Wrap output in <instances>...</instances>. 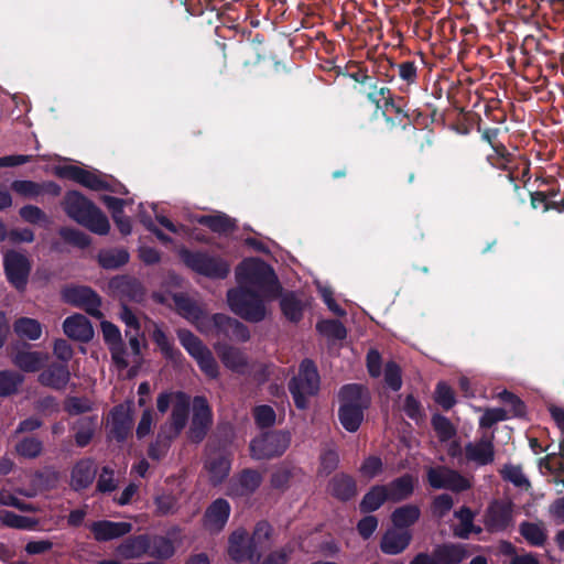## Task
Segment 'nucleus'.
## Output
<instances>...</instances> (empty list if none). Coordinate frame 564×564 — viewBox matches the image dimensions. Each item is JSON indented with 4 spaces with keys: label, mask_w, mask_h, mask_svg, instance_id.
Here are the masks:
<instances>
[{
    "label": "nucleus",
    "mask_w": 564,
    "mask_h": 564,
    "mask_svg": "<svg viewBox=\"0 0 564 564\" xmlns=\"http://www.w3.org/2000/svg\"><path fill=\"white\" fill-rule=\"evenodd\" d=\"M0 521L2 525L19 530H32L36 527L37 520L30 517L20 516L13 511L0 510Z\"/></svg>",
    "instance_id": "48"
},
{
    "label": "nucleus",
    "mask_w": 564,
    "mask_h": 564,
    "mask_svg": "<svg viewBox=\"0 0 564 564\" xmlns=\"http://www.w3.org/2000/svg\"><path fill=\"white\" fill-rule=\"evenodd\" d=\"M110 435L118 443L127 441L131 433L133 419L130 404L115 405L110 413Z\"/></svg>",
    "instance_id": "23"
},
{
    "label": "nucleus",
    "mask_w": 564,
    "mask_h": 564,
    "mask_svg": "<svg viewBox=\"0 0 564 564\" xmlns=\"http://www.w3.org/2000/svg\"><path fill=\"white\" fill-rule=\"evenodd\" d=\"M97 466L95 459L85 457L75 463L70 470V487L75 491L87 489L95 480Z\"/></svg>",
    "instance_id": "27"
},
{
    "label": "nucleus",
    "mask_w": 564,
    "mask_h": 564,
    "mask_svg": "<svg viewBox=\"0 0 564 564\" xmlns=\"http://www.w3.org/2000/svg\"><path fill=\"white\" fill-rule=\"evenodd\" d=\"M57 177L66 178L78 183L91 191L99 192L106 188V175L99 171H89L77 165H58L54 169Z\"/></svg>",
    "instance_id": "14"
},
{
    "label": "nucleus",
    "mask_w": 564,
    "mask_h": 564,
    "mask_svg": "<svg viewBox=\"0 0 564 564\" xmlns=\"http://www.w3.org/2000/svg\"><path fill=\"white\" fill-rule=\"evenodd\" d=\"M62 205L70 219L89 231L100 236L109 232L110 223L107 216L93 200L80 192L68 191L64 196Z\"/></svg>",
    "instance_id": "2"
},
{
    "label": "nucleus",
    "mask_w": 564,
    "mask_h": 564,
    "mask_svg": "<svg viewBox=\"0 0 564 564\" xmlns=\"http://www.w3.org/2000/svg\"><path fill=\"white\" fill-rule=\"evenodd\" d=\"M228 555L236 563L256 564L261 558L260 552L253 551L249 534L245 529L235 530L228 538Z\"/></svg>",
    "instance_id": "17"
},
{
    "label": "nucleus",
    "mask_w": 564,
    "mask_h": 564,
    "mask_svg": "<svg viewBox=\"0 0 564 564\" xmlns=\"http://www.w3.org/2000/svg\"><path fill=\"white\" fill-rule=\"evenodd\" d=\"M437 564H460L469 556L467 545L462 543H442L433 549Z\"/></svg>",
    "instance_id": "32"
},
{
    "label": "nucleus",
    "mask_w": 564,
    "mask_h": 564,
    "mask_svg": "<svg viewBox=\"0 0 564 564\" xmlns=\"http://www.w3.org/2000/svg\"><path fill=\"white\" fill-rule=\"evenodd\" d=\"M280 308L283 316L291 323H299L303 318L305 304L294 291H281Z\"/></svg>",
    "instance_id": "36"
},
{
    "label": "nucleus",
    "mask_w": 564,
    "mask_h": 564,
    "mask_svg": "<svg viewBox=\"0 0 564 564\" xmlns=\"http://www.w3.org/2000/svg\"><path fill=\"white\" fill-rule=\"evenodd\" d=\"M237 288L256 290L268 301L279 297L282 285L273 268L261 259L250 258L242 260L235 271Z\"/></svg>",
    "instance_id": "1"
},
{
    "label": "nucleus",
    "mask_w": 564,
    "mask_h": 564,
    "mask_svg": "<svg viewBox=\"0 0 564 564\" xmlns=\"http://www.w3.org/2000/svg\"><path fill=\"white\" fill-rule=\"evenodd\" d=\"M148 556L159 562L170 560L175 554V545L169 536L160 534H149Z\"/></svg>",
    "instance_id": "42"
},
{
    "label": "nucleus",
    "mask_w": 564,
    "mask_h": 564,
    "mask_svg": "<svg viewBox=\"0 0 564 564\" xmlns=\"http://www.w3.org/2000/svg\"><path fill=\"white\" fill-rule=\"evenodd\" d=\"M387 487L384 485L372 486L359 502V510L362 513L377 511L386 501H389Z\"/></svg>",
    "instance_id": "44"
},
{
    "label": "nucleus",
    "mask_w": 564,
    "mask_h": 564,
    "mask_svg": "<svg viewBox=\"0 0 564 564\" xmlns=\"http://www.w3.org/2000/svg\"><path fill=\"white\" fill-rule=\"evenodd\" d=\"M11 189L24 198H36L40 196V183L30 180L13 181Z\"/></svg>",
    "instance_id": "62"
},
{
    "label": "nucleus",
    "mask_w": 564,
    "mask_h": 564,
    "mask_svg": "<svg viewBox=\"0 0 564 564\" xmlns=\"http://www.w3.org/2000/svg\"><path fill=\"white\" fill-rule=\"evenodd\" d=\"M413 540L411 530L388 529L381 536L380 550L387 555H398L404 552Z\"/></svg>",
    "instance_id": "26"
},
{
    "label": "nucleus",
    "mask_w": 564,
    "mask_h": 564,
    "mask_svg": "<svg viewBox=\"0 0 564 564\" xmlns=\"http://www.w3.org/2000/svg\"><path fill=\"white\" fill-rule=\"evenodd\" d=\"M384 382L392 391H399L402 387V370L393 360L386 364Z\"/></svg>",
    "instance_id": "61"
},
{
    "label": "nucleus",
    "mask_w": 564,
    "mask_h": 564,
    "mask_svg": "<svg viewBox=\"0 0 564 564\" xmlns=\"http://www.w3.org/2000/svg\"><path fill=\"white\" fill-rule=\"evenodd\" d=\"M321 378L315 362L305 358L301 361L299 373L290 379L288 389L299 410L308 408V399L319 391Z\"/></svg>",
    "instance_id": "5"
},
{
    "label": "nucleus",
    "mask_w": 564,
    "mask_h": 564,
    "mask_svg": "<svg viewBox=\"0 0 564 564\" xmlns=\"http://www.w3.org/2000/svg\"><path fill=\"white\" fill-rule=\"evenodd\" d=\"M192 420L187 432L188 440L199 444L213 426V410L205 395H196L192 401Z\"/></svg>",
    "instance_id": "10"
},
{
    "label": "nucleus",
    "mask_w": 564,
    "mask_h": 564,
    "mask_svg": "<svg viewBox=\"0 0 564 564\" xmlns=\"http://www.w3.org/2000/svg\"><path fill=\"white\" fill-rule=\"evenodd\" d=\"M117 551L126 560H135L148 555V552H150L149 534L142 533L128 536L119 544Z\"/></svg>",
    "instance_id": "34"
},
{
    "label": "nucleus",
    "mask_w": 564,
    "mask_h": 564,
    "mask_svg": "<svg viewBox=\"0 0 564 564\" xmlns=\"http://www.w3.org/2000/svg\"><path fill=\"white\" fill-rule=\"evenodd\" d=\"M427 482L433 489H447L463 492L470 488V482L459 471L445 466L430 467L426 473Z\"/></svg>",
    "instance_id": "12"
},
{
    "label": "nucleus",
    "mask_w": 564,
    "mask_h": 564,
    "mask_svg": "<svg viewBox=\"0 0 564 564\" xmlns=\"http://www.w3.org/2000/svg\"><path fill=\"white\" fill-rule=\"evenodd\" d=\"M173 302L175 305L176 312L187 321L192 323H196L200 321L204 316L203 308L197 304L195 300L188 296L185 293H174Z\"/></svg>",
    "instance_id": "39"
},
{
    "label": "nucleus",
    "mask_w": 564,
    "mask_h": 564,
    "mask_svg": "<svg viewBox=\"0 0 564 564\" xmlns=\"http://www.w3.org/2000/svg\"><path fill=\"white\" fill-rule=\"evenodd\" d=\"M195 221L219 235L232 232L237 227L236 220L224 213L216 215H198L195 217Z\"/></svg>",
    "instance_id": "38"
},
{
    "label": "nucleus",
    "mask_w": 564,
    "mask_h": 564,
    "mask_svg": "<svg viewBox=\"0 0 564 564\" xmlns=\"http://www.w3.org/2000/svg\"><path fill=\"white\" fill-rule=\"evenodd\" d=\"M66 303L83 308L88 315L100 318L101 297L89 286H70L63 291Z\"/></svg>",
    "instance_id": "13"
},
{
    "label": "nucleus",
    "mask_w": 564,
    "mask_h": 564,
    "mask_svg": "<svg viewBox=\"0 0 564 564\" xmlns=\"http://www.w3.org/2000/svg\"><path fill=\"white\" fill-rule=\"evenodd\" d=\"M231 464L232 456L230 453L223 449L210 452L204 463L210 485L214 487L221 485L230 474Z\"/></svg>",
    "instance_id": "19"
},
{
    "label": "nucleus",
    "mask_w": 564,
    "mask_h": 564,
    "mask_svg": "<svg viewBox=\"0 0 564 564\" xmlns=\"http://www.w3.org/2000/svg\"><path fill=\"white\" fill-rule=\"evenodd\" d=\"M272 532L273 528L267 520L258 521L249 536L253 551L260 552L261 555L268 551L271 547Z\"/></svg>",
    "instance_id": "45"
},
{
    "label": "nucleus",
    "mask_w": 564,
    "mask_h": 564,
    "mask_svg": "<svg viewBox=\"0 0 564 564\" xmlns=\"http://www.w3.org/2000/svg\"><path fill=\"white\" fill-rule=\"evenodd\" d=\"M454 517L459 520V524L453 530L454 535L467 540L474 523V511L469 507L463 506L454 512Z\"/></svg>",
    "instance_id": "49"
},
{
    "label": "nucleus",
    "mask_w": 564,
    "mask_h": 564,
    "mask_svg": "<svg viewBox=\"0 0 564 564\" xmlns=\"http://www.w3.org/2000/svg\"><path fill=\"white\" fill-rule=\"evenodd\" d=\"M64 410L69 415H79L93 410V402L86 397H68L64 403Z\"/></svg>",
    "instance_id": "60"
},
{
    "label": "nucleus",
    "mask_w": 564,
    "mask_h": 564,
    "mask_svg": "<svg viewBox=\"0 0 564 564\" xmlns=\"http://www.w3.org/2000/svg\"><path fill=\"white\" fill-rule=\"evenodd\" d=\"M328 491L334 498L346 502L357 495V484L350 475L339 473L329 480Z\"/></svg>",
    "instance_id": "33"
},
{
    "label": "nucleus",
    "mask_w": 564,
    "mask_h": 564,
    "mask_svg": "<svg viewBox=\"0 0 564 564\" xmlns=\"http://www.w3.org/2000/svg\"><path fill=\"white\" fill-rule=\"evenodd\" d=\"M177 338L188 355L194 358L200 371L209 379L219 377V366L210 351L193 332L181 328L177 330Z\"/></svg>",
    "instance_id": "9"
},
{
    "label": "nucleus",
    "mask_w": 564,
    "mask_h": 564,
    "mask_svg": "<svg viewBox=\"0 0 564 564\" xmlns=\"http://www.w3.org/2000/svg\"><path fill=\"white\" fill-rule=\"evenodd\" d=\"M31 268L29 258L19 251L8 250L3 256L6 278L17 291L26 289Z\"/></svg>",
    "instance_id": "11"
},
{
    "label": "nucleus",
    "mask_w": 564,
    "mask_h": 564,
    "mask_svg": "<svg viewBox=\"0 0 564 564\" xmlns=\"http://www.w3.org/2000/svg\"><path fill=\"white\" fill-rule=\"evenodd\" d=\"M89 530L94 535V539L98 542L111 541L126 534L132 530L130 522H113L110 520H98L94 521L89 525Z\"/></svg>",
    "instance_id": "28"
},
{
    "label": "nucleus",
    "mask_w": 564,
    "mask_h": 564,
    "mask_svg": "<svg viewBox=\"0 0 564 564\" xmlns=\"http://www.w3.org/2000/svg\"><path fill=\"white\" fill-rule=\"evenodd\" d=\"M174 438L166 434L165 427H161L154 442L148 447V456L152 460H160L166 454Z\"/></svg>",
    "instance_id": "54"
},
{
    "label": "nucleus",
    "mask_w": 564,
    "mask_h": 564,
    "mask_svg": "<svg viewBox=\"0 0 564 564\" xmlns=\"http://www.w3.org/2000/svg\"><path fill=\"white\" fill-rule=\"evenodd\" d=\"M434 399L445 411L451 410L456 403L454 390L444 381L436 384Z\"/></svg>",
    "instance_id": "59"
},
{
    "label": "nucleus",
    "mask_w": 564,
    "mask_h": 564,
    "mask_svg": "<svg viewBox=\"0 0 564 564\" xmlns=\"http://www.w3.org/2000/svg\"><path fill=\"white\" fill-rule=\"evenodd\" d=\"M416 482L417 479L406 473L384 485L388 490L389 501L401 502L409 499L414 492Z\"/></svg>",
    "instance_id": "35"
},
{
    "label": "nucleus",
    "mask_w": 564,
    "mask_h": 564,
    "mask_svg": "<svg viewBox=\"0 0 564 564\" xmlns=\"http://www.w3.org/2000/svg\"><path fill=\"white\" fill-rule=\"evenodd\" d=\"M231 507L225 498L215 499L205 510L202 522L203 527L210 534L220 533L230 517Z\"/></svg>",
    "instance_id": "20"
},
{
    "label": "nucleus",
    "mask_w": 564,
    "mask_h": 564,
    "mask_svg": "<svg viewBox=\"0 0 564 564\" xmlns=\"http://www.w3.org/2000/svg\"><path fill=\"white\" fill-rule=\"evenodd\" d=\"M212 323L215 329V336L219 339L248 341L250 332L248 327L236 318L223 313H216L212 316Z\"/></svg>",
    "instance_id": "16"
},
{
    "label": "nucleus",
    "mask_w": 564,
    "mask_h": 564,
    "mask_svg": "<svg viewBox=\"0 0 564 564\" xmlns=\"http://www.w3.org/2000/svg\"><path fill=\"white\" fill-rule=\"evenodd\" d=\"M431 424L440 442L444 443L456 435V427L451 420L440 413L433 414Z\"/></svg>",
    "instance_id": "53"
},
{
    "label": "nucleus",
    "mask_w": 564,
    "mask_h": 564,
    "mask_svg": "<svg viewBox=\"0 0 564 564\" xmlns=\"http://www.w3.org/2000/svg\"><path fill=\"white\" fill-rule=\"evenodd\" d=\"M110 286L117 291L121 297L128 301L140 303L143 301L145 290L142 283L129 275H118L110 280Z\"/></svg>",
    "instance_id": "30"
},
{
    "label": "nucleus",
    "mask_w": 564,
    "mask_h": 564,
    "mask_svg": "<svg viewBox=\"0 0 564 564\" xmlns=\"http://www.w3.org/2000/svg\"><path fill=\"white\" fill-rule=\"evenodd\" d=\"M253 419L259 429H269L275 424L276 414L271 405L262 404L253 409Z\"/></svg>",
    "instance_id": "58"
},
{
    "label": "nucleus",
    "mask_w": 564,
    "mask_h": 564,
    "mask_svg": "<svg viewBox=\"0 0 564 564\" xmlns=\"http://www.w3.org/2000/svg\"><path fill=\"white\" fill-rule=\"evenodd\" d=\"M58 235L65 243L77 247L79 249H85L91 243L90 237L76 228L61 227L58 229Z\"/></svg>",
    "instance_id": "57"
},
{
    "label": "nucleus",
    "mask_w": 564,
    "mask_h": 564,
    "mask_svg": "<svg viewBox=\"0 0 564 564\" xmlns=\"http://www.w3.org/2000/svg\"><path fill=\"white\" fill-rule=\"evenodd\" d=\"M512 522L510 502L495 500L489 505L484 517L485 528L489 533L506 531Z\"/></svg>",
    "instance_id": "21"
},
{
    "label": "nucleus",
    "mask_w": 564,
    "mask_h": 564,
    "mask_svg": "<svg viewBox=\"0 0 564 564\" xmlns=\"http://www.w3.org/2000/svg\"><path fill=\"white\" fill-rule=\"evenodd\" d=\"M406 106L408 101L404 97L389 98V101L382 105L381 112L388 124L400 127L403 131H406L409 133L408 141L417 145L419 151L423 152L425 148L433 145V132L422 133V130L413 126Z\"/></svg>",
    "instance_id": "4"
},
{
    "label": "nucleus",
    "mask_w": 564,
    "mask_h": 564,
    "mask_svg": "<svg viewBox=\"0 0 564 564\" xmlns=\"http://www.w3.org/2000/svg\"><path fill=\"white\" fill-rule=\"evenodd\" d=\"M214 348L227 369L239 375L247 372L249 365L248 357L241 349L220 341H217Z\"/></svg>",
    "instance_id": "25"
},
{
    "label": "nucleus",
    "mask_w": 564,
    "mask_h": 564,
    "mask_svg": "<svg viewBox=\"0 0 564 564\" xmlns=\"http://www.w3.org/2000/svg\"><path fill=\"white\" fill-rule=\"evenodd\" d=\"M421 517V510L416 505H404L395 508L391 516V522L393 528L400 530H411V527L414 525Z\"/></svg>",
    "instance_id": "40"
},
{
    "label": "nucleus",
    "mask_w": 564,
    "mask_h": 564,
    "mask_svg": "<svg viewBox=\"0 0 564 564\" xmlns=\"http://www.w3.org/2000/svg\"><path fill=\"white\" fill-rule=\"evenodd\" d=\"M63 330L67 337L80 343H88L94 337L90 321L82 314H74L65 318Z\"/></svg>",
    "instance_id": "29"
},
{
    "label": "nucleus",
    "mask_w": 564,
    "mask_h": 564,
    "mask_svg": "<svg viewBox=\"0 0 564 564\" xmlns=\"http://www.w3.org/2000/svg\"><path fill=\"white\" fill-rule=\"evenodd\" d=\"M519 532L532 546H543L547 539L546 530L541 522L522 521L519 524Z\"/></svg>",
    "instance_id": "46"
},
{
    "label": "nucleus",
    "mask_w": 564,
    "mask_h": 564,
    "mask_svg": "<svg viewBox=\"0 0 564 564\" xmlns=\"http://www.w3.org/2000/svg\"><path fill=\"white\" fill-rule=\"evenodd\" d=\"M24 377L14 370L0 371V397L6 398L14 394L22 384Z\"/></svg>",
    "instance_id": "52"
},
{
    "label": "nucleus",
    "mask_w": 564,
    "mask_h": 564,
    "mask_svg": "<svg viewBox=\"0 0 564 564\" xmlns=\"http://www.w3.org/2000/svg\"><path fill=\"white\" fill-rule=\"evenodd\" d=\"M465 456L468 462H474L480 466L491 464L495 459L492 440L484 436L476 443H467L465 445Z\"/></svg>",
    "instance_id": "31"
},
{
    "label": "nucleus",
    "mask_w": 564,
    "mask_h": 564,
    "mask_svg": "<svg viewBox=\"0 0 564 564\" xmlns=\"http://www.w3.org/2000/svg\"><path fill=\"white\" fill-rule=\"evenodd\" d=\"M316 330L333 340H343L347 337V329L338 319H322L317 322Z\"/></svg>",
    "instance_id": "51"
},
{
    "label": "nucleus",
    "mask_w": 564,
    "mask_h": 564,
    "mask_svg": "<svg viewBox=\"0 0 564 564\" xmlns=\"http://www.w3.org/2000/svg\"><path fill=\"white\" fill-rule=\"evenodd\" d=\"M291 444V433L271 430L254 436L249 443V454L254 460H270L281 457Z\"/></svg>",
    "instance_id": "8"
},
{
    "label": "nucleus",
    "mask_w": 564,
    "mask_h": 564,
    "mask_svg": "<svg viewBox=\"0 0 564 564\" xmlns=\"http://www.w3.org/2000/svg\"><path fill=\"white\" fill-rule=\"evenodd\" d=\"M19 215L24 221L32 225H41L48 223L47 215L35 205H24L23 207L20 208Z\"/></svg>",
    "instance_id": "64"
},
{
    "label": "nucleus",
    "mask_w": 564,
    "mask_h": 564,
    "mask_svg": "<svg viewBox=\"0 0 564 564\" xmlns=\"http://www.w3.org/2000/svg\"><path fill=\"white\" fill-rule=\"evenodd\" d=\"M182 262L195 273L212 280H224L230 273V264L219 256L207 251L182 248L178 251Z\"/></svg>",
    "instance_id": "6"
},
{
    "label": "nucleus",
    "mask_w": 564,
    "mask_h": 564,
    "mask_svg": "<svg viewBox=\"0 0 564 564\" xmlns=\"http://www.w3.org/2000/svg\"><path fill=\"white\" fill-rule=\"evenodd\" d=\"M70 380V371L67 364L53 361L39 375L41 386L56 391L65 390Z\"/></svg>",
    "instance_id": "24"
},
{
    "label": "nucleus",
    "mask_w": 564,
    "mask_h": 564,
    "mask_svg": "<svg viewBox=\"0 0 564 564\" xmlns=\"http://www.w3.org/2000/svg\"><path fill=\"white\" fill-rule=\"evenodd\" d=\"M46 360V354L29 350H18L12 358L13 364L24 372H36L41 370Z\"/></svg>",
    "instance_id": "41"
},
{
    "label": "nucleus",
    "mask_w": 564,
    "mask_h": 564,
    "mask_svg": "<svg viewBox=\"0 0 564 564\" xmlns=\"http://www.w3.org/2000/svg\"><path fill=\"white\" fill-rule=\"evenodd\" d=\"M424 64V54L417 52L412 58L395 63V76H398L406 87L416 85L420 65L423 66Z\"/></svg>",
    "instance_id": "37"
},
{
    "label": "nucleus",
    "mask_w": 564,
    "mask_h": 564,
    "mask_svg": "<svg viewBox=\"0 0 564 564\" xmlns=\"http://www.w3.org/2000/svg\"><path fill=\"white\" fill-rule=\"evenodd\" d=\"M13 330L20 338L36 340L42 335V325L31 317H20L13 324Z\"/></svg>",
    "instance_id": "47"
},
{
    "label": "nucleus",
    "mask_w": 564,
    "mask_h": 564,
    "mask_svg": "<svg viewBox=\"0 0 564 564\" xmlns=\"http://www.w3.org/2000/svg\"><path fill=\"white\" fill-rule=\"evenodd\" d=\"M97 260L102 269L117 270L129 262L130 254L124 248L102 249L98 252Z\"/></svg>",
    "instance_id": "43"
},
{
    "label": "nucleus",
    "mask_w": 564,
    "mask_h": 564,
    "mask_svg": "<svg viewBox=\"0 0 564 564\" xmlns=\"http://www.w3.org/2000/svg\"><path fill=\"white\" fill-rule=\"evenodd\" d=\"M15 452L23 458L34 459L43 452V443L34 436H26L15 444Z\"/></svg>",
    "instance_id": "55"
},
{
    "label": "nucleus",
    "mask_w": 564,
    "mask_h": 564,
    "mask_svg": "<svg viewBox=\"0 0 564 564\" xmlns=\"http://www.w3.org/2000/svg\"><path fill=\"white\" fill-rule=\"evenodd\" d=\"M57 177L66 178L78 183L91 191L99 192L106 188V175L99 171H89L77 165H58L54 169Z\"/></svg>",
    "instance_id": "15"
},
{
    "label": "nucleus",
    "mask_w": 564,
    "mask_h": 564,
    "mask_svg": "<svg viewBox=\"0 0 564 564\" xmlns=\"http://www.w3.org/2000/svg\"><path fill=\"white\" fill-rule=\"evenodd\" d=\"M191 409V398L183 391L174 392V403L169 426H164L166 434L176 438L185 429Z\"/></svg>",
    "instance_id": "22"
},
{
    "label": "nucleus",
    "mask_w": 564,
    "mask_h": 564,
    "mask_svg": "<svg viewBox=\"0 0 564 564\" xmlns=\"http://www.w3.org/2000/svg\"><path fill=\"white\" fill-rule=\"evenodd\" d=\"M96 416L83 417L77 421L75 443L78 447H86L93 440L95 433Z\"/></svg>",
    "instance_id": "56"
},
{
    "label": "nucleus",
    "mask_w": 564,
    "mask_h": 564,
    "mask_svg": "<svg viewBox=\"0 0 564 564\" xmlns=\"http://www.w3.org/2000/svg\"><path fill=\"white\" fill-rule=\"evenodd\" d=\"M265 301L268 300L256 290L235 288L227 292V302L230 310L250 323H259L264 319L267 314Z\"/></svg>",
    "instance_id": "7"
},
{
    "label": "nucleus",
    "mask_w": 564,
    "mask_h": 564,
    "mask_svg": "<svg viewBox=\"0 0 564 564\" xmlns=\"http://www.w3.org/2000/svg\"><path fill=\"white\" fill-rule=\"evenodd\" d=\"M262 474L253 468H243L228 484V495L235 498L250 497L261 486Z\"/></svg>",
    "instance_id": "18"
},
{
    "label": "nucleus",
    "mask_w": 564,
    "mask_h": 564,
    "mask_svg": "<svg viewBox=\"0 0 564 564\" xmlns=\"http://www.w3.org/2000/svg\"><path fill=\"white\" fill-rule=\"evenodd\" d=\"M338 420L349 433L361 426L365 412L371 405V397L366 387L358 383L344 384L338 392Z\"/></svg>",
    "instance_id": "3"
},
{
    "label": "nucleus",
    "mask_w": 564,
    "mask_h": 564,
    "mask_svg": "<svg viewBox=\"0 0 564 564\" xmlns=\"http://www.w3.org/2000/svg\"><path fill=\"white\" fill-rule=\"evenodd\" d=\"M153 340L156 346L160 348L162 355L173 361L177 362L183 358L182 352L174 347L173 343L169 339L164 330L161 328H155L152 334Z\"/></svg>",
    "instance_id": "50"
},
{
    "label": "nucleus",
    "mask_w": 564,
    "mask_h": 564,
    "mask_svg": "<svg viewBox=\"0 0 564 564\" xmlns=\"http://www.w3.org/2000/svg\"><path fill=\"white\" fill-rule=\"evenodd\" d=\"M293 476V468L282 466L271 474L270 485L273 489L285 491Z\"/></svg>",
    "instance_id": "63"
}]
</instances>
